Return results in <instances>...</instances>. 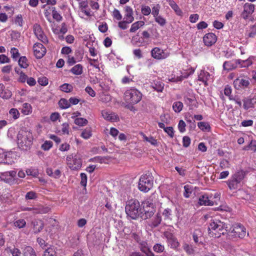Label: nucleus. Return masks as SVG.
Listing matches in <instances>:
<instances>
[{"label":"nucleus","instance_id":"nucleus-8","mask_svg":"<svg viewBox=\"0 0 256 256\" xmlns=\"http://www.w3.org/2000/svg\"><path fill=\"white\" fill-rule=\"evenodd\" d=\"M152 177H140L138 182V188L144 192H148L153 186Z\"/></svg>","mask_w":256,"mask_h":256},{"label":"nucleus","instance_id":"nucleus-18","mask_svg":"<svg viewBox=\"0 0 256 256\" xmlns=\"http://www.w3.org/2000/svg\"><path fill=\"white\" fill-rule=\"evenodd\" d=\"M256 56H250L246 60L239 59L236 60V64H239L240 68H248L252 64L253 61L254 60Z\"/></svg>","mask_w":256,"mask_h":256},{"label":"nucleus","instance_id":"nucleus-47","mask_svg":"<svg viewBox=\"0 0 256 256\" xmlns=\"http://www.w3.org/2000/svg\"><path fill=\"white\" fill-rule=\"evenodd\" d=\"M10 52L12 58L14 60H17L20 57V54L18 50L16 48H12L10 50Z\"/></svg>","mask_w":256,"mask_h":256},{"label":"nucleus","instance_id":"nucleus-11","mask_svg":"<svg viewBox=\"0 0 256 256\" xmlns=\"http://www.w3.org/2000/svg\"><path fill=\"white\" fill-rule=\"evenodd\" d=\"M249 84L250 81L248 78L239 77L234 82V86L237 90L246 88Z\"/></svg>","mask_w":256,"mask_h":256},{"label":"nucleus","instance_id":"nucleus-15","mask_svg":"<svg viewBox=\"0 0 256 256\" xmlns=\"http://www.w3.org/2000/svg\"><path fill=\"white\" fill-rule=\"evenodd\" d=\"M203 41L206 46H210L216 42V36L213 33H208L204 36Z\"/></svg>","mask_w":256,"mask_h":256},{"label":"nucleus","instance_id":"nucleus-36","mask_svg":"<svg viewBox=\"0 0 256 256\" xmlns=\"http://www.w3.org/2000/svg\"><path fill=\"white\" fill-rule=\"evenodd\" d=\"M43 256H56V248L54 246L48 248L44 251Z\"/></svg>","mask_w":256,"mask_h":256},{"label":"nucleus","instance_id":"nucleus-16","mask_svg":"<svg viewBox=\"0 0 256 256\" xmlns=\"http://www.w3.org/2000/svg\"><path fill=\"white\" fill-rule=\"evenodd\" d=\"M212 76L207 72L201 70L198 75V80L207 85V82L212 79Z\"/></svg>","mask_w":256,"mask_h":256},{"label":"nucleus","instance_id":"nucleus-19","mask_svg":"<svg viewBox=\"0 0 256 256\" xmlns=\"http://www.w3.org/2000/svg\"><path fill=\"white\" fill-rule=\"evenodd\" d=\"M33 232L35 234L40 232L44 227V222L40 220H34L32 222Z\"/></svg>","mask_w":256,"mask_h":256},{"label":"nucleus","instance_id":"nucleus-25","mask_svg":"<svg viewBox=\"0 0 256 256\" xmlns=\"http://www.w3.org/2000/svg\"><path fill=\"white\" fill-rule=\"evenodd\" d=\"M198 128L204 132H210L211 127L210 124L206 122H200L198 123Z\"/></svg>","mask_w":256,"mask_h":256},{"label":"nucleus","instance_id":"nucleus-51","mask_svg":"<svg viewBox=\"0 0 256 256\" xmlns=\"http://www.w3.org/2000/svg\"><path fill=\"white\" fill-rule=\"evenodd\" d=\"M184 195L186 198H188L192 194V190L190 185L186 184L184 186Z\"/></svg>","mask_w":256,"mask_h":256},{"label":"nucleus","instance_id":"nucleus-34","mask_svg":"<svg viewBox=\"0 0 256 256\" xmlns=\"http://www.w3.org/2000/svg\"><path fill=\"white\" fill-rule=\"evenodd\" d=\"M1 180L10 185L18 184V178L15 177H0Z\"/></svg>","mask_w":256,"mask_h":256},{"label":"nucleus","instance_id":"nucleus-12","mask_svg":"<svg viewBox=\"0 0 256 256\" xmlns=\"http://www.w3.org/2000/svg\"><path fill=\"white\" fill-rule=\"evenodd\" d=\"M254 5L250 3H246L244 6V9L241 14L242 18L246 20L254 12Z\"/></svg>","mask_w":256,"mask_h":256},{"label":"nucleus","instance_id":"nucleus-35","mask_svg":"<svg viewBox=\"0 0 256 256\" xmlns=\"http://www.w3.org/2000/svg\"><path fill=\"white\" fill-rule=\"evenodd\" d=\"M256 102L254 99L246 98L244 100V108L245 110L253 108Z\"/></svg>","mask_w":256,"mask_h":256},{"label":"nucleus","instance_id":"nucleus-41","mask_svg":"<svg viewBox=\"0 0 256 256\" xmlns=\"http://www.w3.org/2000/svg\"><path fill=\"white\" fill-rule=\"evenodd\" d=\"M58 104L62 109H66L70 106L69 100L65 98H61L59 101Z\"/></svg>","mask_w":256,"mask_h":256},{"label":"nucleus","instance_id":"nucleus-52","mask_svg":"<svg viewBox=\"0 0 256 256\" xmlns=\"http://www.w3.org/2000/svg\"><path fill=\"white\" fill-rule=\"evenodd\" d=\"M245 150H250L254 152L256 151V140H252L250 144L244 148Z\"/></svg>","mask_w":256,"mask_h":256},{"label":"nucleus","instance_id":"nucleus-53","mask_svg":"<svg viewBox=\"0 0 256 256\" xmlns=\"http://www.w3.org/2000/svg\"><path fill=\"white\" fill-rule=\"evenodd\" d=\"M62 133L63 134H69L70 126L68 123H64L62 125Z\"/></svg>","mask_w":256,"mask_h":256},{"label":"nucleus","instance_id":"nucleus-26","mask_svg":"<svg viewBox=\"0 0 256 256\" xmlns=\"http://www.w3.org/2000/svg\"><path fill=\"white\" fill-rule=\"evenodd\" d=\"M140 246L141 250L145 253L147 256H154V253L148 246V244L146 242H142Z\"/></svg>","mask_w":256,"mask_h":256},{"label":"nucleus","instance_id":"nucleus-24","mask_svg":"<svg viewBox=\"0 0 256 256\" xmlns=\"http://www.w3.org/2000/svg\"><path fill=\"white\" fill-rule=\"evenodd\" d=\"M195 70L193 68H191L190 74H184L180 76H177L176 77H172L168 79L169 82H178L182 80L184 78H186L190 74L194 73Z\"/></svg>","mask_w":256,"mask_h":256},{"label":"nucleus","instance_id":"nucleus-28","mask_svg":"<svg viewBox=\"0 0 256 256\" xmlns=\"http://www.w3.org/2000/svg\"><path fill=\"white\" fill-rule=\"evenodd\" d=\"M140 134L142 137V138L144 139V140H146V142H150L152 146H157V145H158L157 140L156 139H155L153 136H150V137H148L142 132H140Z\"/></svg>","mask_w":256,"mask_h":256},{"label":"nucleus","instance_id":"nucleus-61","mask_svg":"<svg viewBox=\"0 0 256 256\" xmlns=\"http://www.w3.org/2000/svg\"><path fill=\"white\" fill-rule=\"evenodd\" d=\"M28 78V76L24 72H20L18 80L20 82L24 83L26 81Z\"/></svg>","mask_w":256,"mask_h":256},{"label":"nucleus","instance_id":"nucleus-6","mask_svg":"<svg viewBox=\"0 0 256 256\" xmlns=\"http://www.w3.org/2000/svg\"><path fill=\"white\" fill-rule=\"evenodd\" d=\"M232 229L229 230L228 235L234 238L238 237L239 238H244L246 234L248 236V233L246 232V228L240 224H236L231 228Z\"/></svg>","mask_w":256,"mask_h":256},{"label":"nucleus","instance_id":"nucleus-48","mask_svg":"<svg viewBox=\"0 0 256 256\" xmlns=\"http://www.w3.org/2000/svg\"><path fill=\"white\" fill-rule=\"evenodd\" d=\"M53 146V143L50 140H46L42 145L41 148L46 151L48 150Z\"/></svg>","mask_w":256,"mask_h":256},{"label":"nucleus","instance_id":"nucleus-31","mask_svg":"<svg viewBox=\"0 0 256 256\" xmlns=\"http://www.w3.org/2000/svg\"><path fill=\"white\" fill-rule=\"evenodd\" d=\"M22 112L24 115H28L32 112V107L28 103H24L22 104Z\"/></svg>","mask_w":256,"mask_h":256},{"label":"nucleus","instance_id":"nucleus-62","mask_svg":"<svg viewBox=\"0 0 256 256\" xmlns=\"http://www.w3.org/2000/svg\"><path fill=\"white\" fill-rule=\"evenodd\" d=\"M10 58L5 54H0V64L9 63Z\"/></svg>","mask_w":256,"mask_h":256},{"label":"nucleus","instance_id":"nucleus-60","mask_svg":"<svg viewBox=\"0 0 256 256\" xmlns=\"http://www.w3.org/2000/svg\"><path fill=\"white\" fill-rule=\"evenodd\" d=\"M132 79L133 76H124L122 78L121 82L124 84H128L133 81Z\"/></svg>","mask_w":256,"mask_h":256},{"label":"nucleus","instance_id":"nucleus-27","mask_svg":"<svg viewBox=\"0 0 256 256\" xmlns=\"http://www.w3.org/2000/svg\"><path fill=\"white\" fill-rule=\"evenodd\" d=\"M162 222L161 216L160 214H157L155 216L152 220L151 224L150 226L151 228H156L159 226Z\"/></svg>","mask_w":256,"mask_h":256},{"label":"nucleus","instance_id":"nucleus-37","mask_svg":"<svg viewBox=\"0 0 256 256\" xmlns=\"http://www.w3.org/2000/svg\"><path fill=\"white\" fill-rule=\"evenodd\" d=\"M26 172L28 176H37L38 174H41L38 169L35 168L27 169L26 170Z\"/></svg>","mask_w":256,"mask_h":256},{"label":"nucleus","instance_id":"nucleus-57","mask_svg":"<svg viewBox=\"0 0 256 256\" xmlns=\"http://www.w3.org/2000/svg\"><path fill=\"white\" fill-rule=\"evenodd\" d=\"M38 84L42 86H46L48 84V80L46 76H40L38 78Z\"/></svg>","mask_w":256,"mask_h":256},{"label":"nucleus","instance_id":"nucleus-64","mask_svg":"<svg viewBox=\"0 0 256 256\" xmlns=\"http://www.w3.org/2000/svg\"><path fill=\"white\" fill-rule=\"evenodd\" d=\"M112 16L114 18L118 20H120L122 18V16L120 11L116 8H115L112 12Z\"/></svg>","mask_w":256,"mask_h":256},{"label":"nucleus","instance_id":"nucleus-3","mask_svg":"<svg viewBox=\"0 0 256 256\" xmlns=\"http://www.w3.org/2000/svg\"><path fill=\"white\" fill-rule=\"evenodd\" d=\"M142 96V94L138 90L130 88L124 93V100L128 104H135L141 100Z\"/></svg>","mask_w":256,"mask_h":256},{"label":"nucleus","instance_id":"nucleus-58","mask_svg":"<svg viewBox=\"0 0 256 256\" xmlns=\"http://www.w3.org/2000/svg\"><path fill=\"white\" fill-rule=\"evenodd\" d=\"M142 13L144 16H148L151 12L150 8L147 6H142L141 8Z\"/></svg>","mask_w":256,"mask_h":256},{"label":"nucleus","instance_id":"nucleus-42","mask_svg":"<svg viewBox=\"0 0 256 256\" xmlns=\"http://www.w3.org/2000/svg\"><path fill=\"white\" fill-rule=\"evenodd\" d=\"M24 256H36L34 250L31 246H26L24 251Z\"/></svg>","mask_w":256,"mask_h":256},{"label":"nucleus","instance_id":"nucleus-17","mask_svg":"<svg viewBox=\"0 0 256 256\" xmlns=\"http://www.w3.org/2000/svg\"><path fill=\"white\" fill-rule=\"evenodd\" d=\"M242 180V177H232L228 180L227 184L230 190L236 189Z\"/></svg>","mask_w":256,"mask_h":256},{"label":"nucleus","instance_id":"nucleus-39","mask_svg":"<svg viewBox=\"0 0 256 256\" xmlns=\"http://www.w3.org/2000/svg\"><path fill=\"white\" fill-rule=\"evenodd\" d=\"M202 235L201 230L200 229L196 230L193 233V238L196 243L201 242V241L199 240Z\"/></svg>","mask_w":256,"mask_h":256},{"label":"nucleus","instance_id":"nucleus-33","mask_svg":"<svg viewBox=\"0 0 256 256\" xmlns=\"http://www.w3.org/2000/svg\"><path fill=\"white\" fill-rule=\"evenodd\" d=\"M100 100L107 106H110L112 101V96L108 94H102L100 97Z\"/></svg>","mask_w":256,"mask_h":256},{"label":"nucleus","instance_id":"nucleus-32","mask_svg":"<svg viewBox=\"0 0 256 256\" xmlns=\"http://www.w3.org/2000/svg\"><path fill=\"white\" fill-rule=\"evenodd\" d=\"M150 210H151V211L145 210V212H144V213L143 212H144L142 210V214L140 218L143 220H146L148 218H150L152 216H153L154 214L156 212V209H152L151 208Z\"/></svg>","mask_w":256,"mask_h":256},{"label":"nucleus","instance_id":"nucleus-20","mask_svg":"<svg viewBox=\"0 0 256 256\" xmlns=\"http://www.w3.org/2000/svg\"><path fill=\"white\" fill-rule=\"evenodd\" d=\"M212 196L209 197L207 194L201 195L198 199V202L200 205L213 206L214 202L210 200Z\"/></svg>","mask_w":256,"mask_h":256},{"label":"nucleus","instance_id":"nucleus-38","mask_svg":"<svg viewBox=\"0 0 256 256\" xmlns=\"http://www.w3.org/2000/svg\"><path fill=\"white\" fill-rule=\"evenodd\" d=\"M152 88L158 92H162L164 88V84L160 81H155L152 84Z\"/></svg>","mask_w":256,"mask_h":256},{"label":"nucleus","instance_id":"nucleus-23","mask_svg":"<svg viewBox=\"0 0 256 256\" xmlns=\"http://www.w3.org/2000/svg\"><path fill=\"white\" fill-rule=\"evenodd\" d=\"M165 236L167 238L168 242L171 245L172 247L176 248L178 246L179 244L176 238L171 233H166L165 234Z\"/></svg>","mask_w":256,"mask_h":256},{"label":"nucleus","instance_id":"nucleus-59","mask_svg":"<svg viewBox=\"0 0 256 256\" xmlns=\"http://www.w3.org/2000/svg\"><path fill=\"white\" fill-rule=\"evenodd\" d=\"M186 124L183 120H180L178 124V128L180 132L183 133L186 131Z\"/></svg>","mask_w":256,"mask_h":256},{"label":"nucleus","instance_id":"nucleus-2","mask_svg":"<svg viewBox=\"0 0 256 256\" xmlns=\"http://www.w3.org/2000/svg\"><path fill=\"white\" fill-rule=\"evenodd\" d=\"M32 136L30 132L21 130L17 135V144L20 148L27 150L32 144Z\"/></svg>","mask_w":256,"mask_h":256},{"label":"nucleus","instance_id":"nucleus-63","mask_svg":"<svg viewBox=\"0 0 256 256\" xmlns=\"http://www.w3.org/2000/svg\"><path fill=\"white\" fill-rule=\"evenodd\" d=\"M154 19L156 22L161 26H164L166 24V20L160 16L155 17Z\"/></svg>","mask_w":256,"mask_h":256},{"label":"nucleus","instance_id":"nucleus-14","mask_svg":"<svg viewBox=\"0 0 256 256\" xmlns=\"http://www.w3.org/2000/svg\"><path fill=\"white\" fill-rule=\"evenodd\" d=\"M101 114L102 118L106 120L114 122L119 120L118 116L114 112L104 110L102 111Z\"/></svg>","mask_w":256,"mask_h":256},{"label":"nucleus","instance_id":"nucleus-54","mask_svg":"<svg viewBox=\"0 0 256 256\" xmlns=\"http://www.w3.org/2000/svg\"><path fill=\"white\" fill-rule=\"evenodd\" d=\"M14 224L16 227L20 228L26 226V222L24 220L20 219L16 221Z\"/></svg>","mask_w":256,"mask_h":256},{"label":"nucleus","instance_id":"nucleus-50","mask_svg":"<svg viewBox=\"0 0 256 256\" xmlns=\"http://www.w3.org/2000/svg\"><path fill=\"white\" fill-rule=\"evenodd\" d=\"M88 62L91 66H94L96 68L98 69V71L100 70L99 66V62L97 59H92L90 58H88Z\"/></svg>","mask_w":256,"mask_h":256},{"label":"nucleus","instance_id":"nucleus-22","mask_svg":"<svg viewBox=\"0 0 256 256\" xmlns=\"http://www.w3.org/2000/svg\"><path fill=\"white\" fill-rule=\"evenodd\" d=\"M125 14H124V19L128 23L132 22L134 20V18L133 16V12L132 8L128 6H126L125 7Z\"/></svg>","mask_w":256,"mask_h":256},{"label":"nucleus","instance_id":"nucleus-30","mask_svg":"<svg viewBox=\"0 0 256 256\" xmlns=\"http://www.w3.org/2000/svg\"><path fill=\"white\" fill-rule=\"evenodd\" d=\"M83 67L80 64H77L70 69V72L75 75H80L82 73Z\"/></svg>","mask_w":256,"mask_h":256},{"label":"nucleus","instance_id":"nucleus-10","mask_svg":"<svg viewBox=\"0 0 256 256\" xmlns=\"http://www.w3.org/2000/svg\"><path fill=\"white\" fill-rule=\"evenodd\" d=\"M33 52L35 57L38 59H40L45 55L46 50L42 44L36 42L33 46Z\"/></svg>","mask_w":256,"mask_h":256},{"label":"nucleus","instance_id":"nucleus-43","mask_svg":"<svg viewBox=\"0 0 256 256\" xmlns=\"http://www.w3.org/2000/svg\"><path fill=\"white\" fill-rule=\"evenodd\" d=\"M183 104L180 102H176L173 104L172 108L176 112H180L183 108Z\"/></svg>","mask_w":256,"mask_h":256},{"label":"nucleus","instance_id":"nucleus-56","mask_svg":"<svg viewBox=\"0 0 256 256\" xmlns=\"http://www.w3.org/2000/svg\"><path fill=\"white\" fill-rule=\"evenodd\" d=\"M72 89V85L68 84H64L60 86L61 90L66 92H70Z\"/></svg>","mask_w":256,"mask_h":256},{"label":"nucleus","instance_id":"nucleus-40","mask_svg":"<svg viewBox=\"0 0 256 256\" xmlns=\"http://www.w3.org/2000/svg\"><path fill=\"white\" fill-rule=\"evenodd\" d=\"M143 204V208H142L143 212H145V210L151 211V208L156 209L154 204L148 200L146 201Z\"/></svg>","mask_w":256,"mask_h":256},{"label":"nucleus","instance_id":"nucleus-55","mask_svg":"<svg viewBox=\"0 0 256 256\" xmlns=\"http://www.w3.org/2000/svg\"><path fill=\"white\" fill-rule=\"evenodd\" d=\"M235 68L231 62H225L223 64V68L226 70H230Z\"/></svg>","mask_w":256,"mask_h":256},{"label":"nucleus","instance_id":"nucleus-9","mask_svg":"<svg viewBox=\"0 0 256 256\" xmlns=\"http://www.w3.org/2000/svg\"><path fill=\"white\" fill-rule=\"evenodd\" d=\"M34 32L37 38L44 44L48 42V39L40 26L38 24H34L33 26Z\"/></svg>","mask_w":256,"mask_h":256},{"label":"nucleus","instance_id":"nucleus-44","mask_svg":"<svg viewBox=\"0 0 256 256\" xmlns=\"http://www.w3.org/2000/svg\"><path fill=\"white\" fill-rule=\"evenodd\" d=\"M92 135L90 128H85L81 134V136L84 139L89 138Z\"/></svg>","mask_w":256,"mask_h":256},{"label":"nucleus","instance_id":"nucleus-29","mask_svg":"<svg viewBox=\"0 0 256 256\" xmlns=\"http://www.w3.org/2000/svg\"><path fill=\"white\" fill-rule=\"evenodd\" d=\"M144 22L143 21L136 22L132 24L130 28V32H134L140 28L144 26Z\"/></svg>","mask_w":256,"mask_h":256},{"label":"nucleus","instance_id":"nucleus-1","mask_svg":"<svg viewBox=\"0 0 256 256\" xmlns=\"http://www.w3.org/2000/svg\"><path fill=\"white\" fill-rule=\"evenodd\" d=\"M125 209L128 216L134 220L140 218L142 214V209L140 204L136 199L128 200L126 203Z\"/></svg>","mask_w":256,"mask_h":256},{"label":"nucleus","instance_id":"nucleus-21","mask_svg":"<svg viewBox=\"0 0 256 256\" xmlns=\"http://www.w3.org/2000/svg\"><path fill=\"white\" fill-rule=\"evenodd\" d=\"M12 94L10 90L6 88L4 85L0 84V97L3 99H9L12 96Z\"/></svg>","mask_w":256,"mask_h":256},{"label":"nucleus","instance_id":"nucleus-49","mask_svg":"<svg viewBox=\"0 0 256 256\" xmlns=\"http://www.w3.org/2000/svg\"><path fill=\"white\" fill-rule=\"evenodd\" d=\"M74 123L79 126H84L87 124L88 120L82 118H76L74 120Z\"/></svg>","mask_w":256,"mask_h":256},{"label":"nucleus","instance_id":"nucleus-46","mask_svg":"<svg viewBox=\"0 0 256 256\" xmlns=\"http://www.w3.org/2000/svg\"><path fill=\"white\" fill-rule=\"evenodd\" d=\"M9 114L12 117L14 120L18 119L20 116L18 110L15 108H11L9 111Z\"/></svg>","mask_w":256,"mask_h":256},{"label":"nucleus","instance_id":"nucleus-4","mask_svg":"<svg viewBox=\"0 0 256 256\" xmlns=\"http://www.w3.org/2000/svg\"><path fill=\"white\" fill-rule=\"evenodd\" d=\"M66 160L68 166L72 170H78L82 166V156L78 153L68 155Z\"/></svg>","mask_w":256,"mask_h":256},{"label":"nucleus","instance_id":"nucleus-45","mask_svg":"<svg viewBox=\"0 0 256 256\" xmlns=\"http://www.w3.org/2000/svg\"><path fill=\"white\" fill-rule=\"evenodd\" d=\"M27 60H28L26 56L20 57L18 60L19 66L22 68H26L28 66Z\"/></svg>","mask_w":256,"mask_h":256},{"label":"nucleus","instance_id":"nucleus-5","mask_svg":"<svg viewBox=\"0 0 256 256\" xmlns=\"http://www.w3.org/2000/svg\"><path fill=\"white\" fill-rule=\"evenodd\" d=\"M231 229L232 228H229L226 224L217 220L210 223L208 228V232H210L211 230H216L218 232V234H224L226 232L228 233L229 230ZM209 233L210 234V232H209Z\"/></svg>","mask_w":256,"mask_h":256},{"label":"nucleus","instance_id":"nucleus-7","mask_svg":"<svg viewBox=\"0 0 256 256\" xmlns=\"http://www.w3.org/2000/svg\"><path fill=\"white\" fill-rule=\"evenodd\" d=\"M151 56L157 60H164L170 55V52L167 49H162L158 47L153 48L150 52Z\"/></svg>","mask_w":256,"mask_h":256},{"label":"nucleus","instance_id":"nucleus-13","mask_svg":"<svg viewBox=\"0 0 256 256\" xmlns=\"http://www.w3.org/2000/svg\"><path fill=\"white\" fill-rule=\"evenodd\" d=\"M14 155V154L11 152L0 153V163L12 164L14 162L12 158Z\"/></svg>","mask_w":256,"mask_h":256}]
</instances>
